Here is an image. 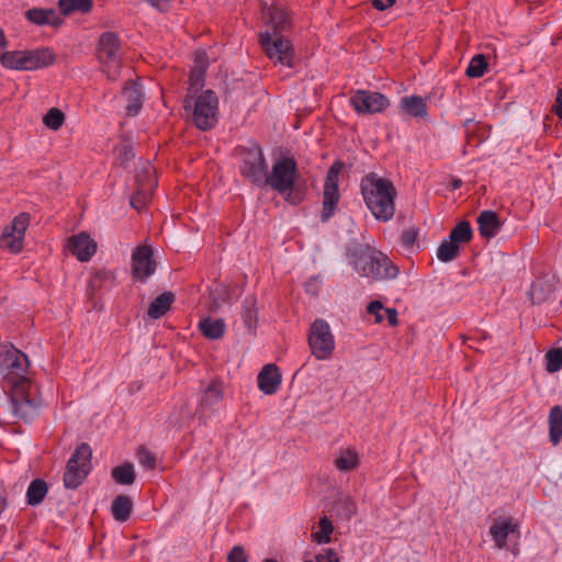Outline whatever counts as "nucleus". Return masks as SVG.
Returning <instances> with one entry per match:
<instances>
[{"label": "nucleus", "mask_w": 562, "mask_h": 562, "mask_svg": "<svg viewBox=\"0 0 562 562\" xmlns=\"http://www.w3.org/2000/svg\"><path fill=\"white\" fill-rule=\"evenodd\" d=\"M282 381L281 373L276 364L268 363L263 366L258 373V389L266 395L274 394Z\"/></svg>", "instance_id": "nucleus-19"}, {"label": "nucleus", "mask_w": 562, "mask_h": 562, "mask_svg": "<svg viewBox=\"0 0 562 562\" xmlns=\"http://www.w3.org/2000/svg\"><path fill=\"white\" fill-rule=\"evenodd\" d=\"M367 311L369 314L374 316L376 323H381L384 321V311L385 310L383 308V305L380 301L371 302L368 305Z\"/></svg>", "instance_id": "nucleus-46"}, {"label": "nucleus", "mask_w": 562, "mask_h": 562, "mask_svg": "<svg viewBox=\"0 0 562 562\" xmlns=\"http://www.w3.org/2000/svg\"><path fill=\"white\" fill-rule=\"evenodd\" d=\"M151 7L156 8L159 11H165L168 9L169 1L168 0H145Z\"/></svg>", "instance_id": "nucleus-50"}, {"label": "nucleus", "mask_w": 562, "mask_h": 562, "mask_svg": "<svg viewBox=\"0 0 562 562\" xmlns=\"http://www.w3.org/2000/svg\"><path fill=\"white\" fill-rule=\"evenodd\" d=\"M472 237V229L468 222H460L457 226L451 231L449 235V239L457 243L459 246L462 243H467Z\"/></svg>", "instance_id": "nucleus-38"}, {"label": "nucleus", "mask_w": 562, "mask_h": 562, "mask_svg": "<svg viewBox=\"0 0 562 562\" xmlns=\"http://www.w3.org/2000/svg\"><path fill=\"white\" fill-rule=\"evenodd\" d=\"M260 44L267 56L276 65L288 68L293 67L294 53L292 45L286 38L267 30L260 34Z\"/></svg>", "instance_id": "nucleus-9"}, {"label": "nucleus", "mask_w": 562, "mask_h": 562, "mask_svg": "<svg viewBox=\"0 0 562 562\" xmlns=\"http://www.w3.org/2000/svg\"><path fill=\"white\" fill-rule=\"evenodd\" d=\"M47 493V486L44 481H33L26 492L27 503L31 505L40 504Z\"/></svg>", "instance_id": "nucleus-37"}, {"label": "nucleus", "mask_w": 562, "mask_h": 562, "mask_svg": "<svg viewBox=\"0 0 562 562\" xmlns=\"http://www.w3.org/2000/svg\"><path fill=\"white\" fill-rule=\"evenodd\" d=\"M132 508V501L125 495H119L112 502L111 513L116 521L124 522L130 518Z\"/></svg>", "instance_id": "nucleus-31"}, {"label": "nucleus", "mask_w": 562, "mask_h": 562, "mask_svg": "<svg viewBox=\"0 0 562 562\" xmlns=\"http://www.w3.org/2000/svg\"><path fill=\"white\" fill-rule=\"evenodd\" d=\"M29 215L25 213H21L15 216L11 224L7 226L1 236V246L2 248L11 251L19 252L23 248V240L25 231L29 226Z\"/></svg>", "instance_id": "nucleus-15"}, {"label": "nucleus", "mask_w": 562, "mask_h": 562, "mask_svg": "<svg viewBox=\"0 0 562 562\" xmlns=\"http://www.w3.org/2000/svg\"><path fill=\"white\" fill-rule=\"evenodd\" d=\"M184 110L191 113L195 125L200 130H210L217 122V97L212 90H204L198 95H187Z\"/></svg>", "instance_id": "nucleus-5"}, {"label": "nucleus", "mask_w": 562, "mask_h": 562, "mask_svg": "<svg viewBox=\"0 0 562 562\" xmlns=\"http://www.w3.org/2000/svg\"><path fill=\"white\" fill-rule=\"evenodd\" d=\"M175 296L171 292H165L157 296L148 307V316L150 318L157 319L166 314V312L170 308Z\"/></svg>", "instance_id": "nucleus-30"}, {"label": "nucleus", "mask_w": 562, "mask_h": 562, "mask_svg": "<svg viewBox=\"0 0 562 562\" xmlns=\"http://www.w3.org/2000/svg\"><path fill=\"white\" fill-rule=\"evenodd\" d=\"M417 238V231L414 227H409L403 232L402 239L406 246H412Z\"/></svg>", "instance_id": "nucleus-49"}, {"label": "nucleus", "mask_w": 562, "mask_h": 562, "mask_svg": "<svg viewBox=\"0 0 562 562\" xmlns=\"http://www.w3.org/2000/svg\"><path fill=\"white\" fill-rule=\"evenodd\" d=\"M240 169L244 177L261 184L268 171V166L259 146L251 145L249 148L244 149Z\"/></svg>", "instance_id": "nucleus-13"}, {"label": "nucleus", "mask_w": 562, "mask_h": 562, "mask_svg": "<svg viewBox=\"0 0 562 562\" xmlns=\"http://www.w3.org/2000/svg\"><path fill=\"white\" fill-rule=\"evenodd\" d=\"M223 396V386L220 382H212L205 390L202 397L203 406H211L221 401Z\"/></svg>", "instance_id": "nucleus-39"}, {"label": "nucleus", "mask_w": 562, "mask_h": 562, "mask_svg": "<svg viewBox=\"0 0 562 562\" xmlns=\"http://www.w3.org/2000/svg\"><path fill=\"white\" fill-rule=\"evenodd\" d=\"M304 562H339V560L334 550L323 549L313 559H306Z\"/></svg>", "instance_id": "nucleus-45"}, {"label": "nucleus", "mask_w": 562, "mask_h": 562, "mask_svg": "<svg viewBox=\"0 0 562 562\" xmlns=\"http://www.w3.org/2000/svg\"><path fill=\"white\" fill-rule=\"evenodd\" d=\"M204 71H205V65L199 64V63H198V67H194L191 70L190 77H189L190 87H189L188 95H195L198 90L202 87Z\"/></svg>", "instance_id": "nucleus-40"}, {"label": "nucleus", "mask_w": 562, "mask_h": 562, "mask_svg": "<svg viewBox=\"0 0 562 562\" xmlns=\"http://www.w3.org/2000/svg\"><path fill=\"white\" fill-rule=\"evenodd\" d=\"M387 318L391 325H396L397 323V313L393 308H385L384 311V319Z\"/></svg>", "instance_id": "nucleus-52"}, {"label": "nucleus", "mask_w": 562, "mask_h": 562, "mask_svg": "<svg viewBox=\"0 0 562 562\" xmlns=\"http://www.w3.org/2000/svg\"><path fill=\"white\" fill-rule=\"evenodd\" d=\"M350 103L359 114H375L384 111L389 99L380 92L357 90L350 98Z\"/></svg>", "instance_id": "nucleus-14"}, {"label": "nucleus", "mask_w": 562, "mask_h": 562, "mask_svg": "<svg viewBox=\"0 0 562 562\" xmlns=\"http://www.w3.org/2000/svg\"><path fill=\"white\" fill-rule=\"evenodd\" d=\"M334 464L339 471H352L359 464V456L352 449H342L337 453Z\"/></svg>", "instance_id": "nucleus-32"}, {"label": "nucleus", "mask_w": 562, "mask_h": 562, "mask_svg": "<svg viewBox=\"0 0 562 562\" xmlns=\"http://www.w3.org/2000/svg\"><path fill=\"white\" fill-rule=\"evenodd\" d=\"M490 535L495 546L503 549L508 540L518 537L517 526L510 518L499 517L494 519L490 528Z\"/></svg>", "instance_id": "nucleus-18"}, {"label": "nucleus", "mask_w": 562, "mask_h": 562, "mask_svg": "<svg viewBox=\"0 0 562 562\" xmlns=\"http://www.w3.org/2000/svg\"><path fill=\"white\" fill-rule=\"evenodd\" d=\"M132 265L134 277L143 282L146 281L156 270L151 248L146 245L137 247L132 255Z\"/></svg>", "instance_id": "nucleus-17"}, {"label": "nucleus", "mask_w": 562, "mask_h": 562, "mask_svg": "<svg viewBox=\"0 0 562 562\" xmlns=\"http://www.w3.org/2000/svg\"><path fill=\"white\" fill-rule=\"evenodd\" d=\"M138 189L131 198V205L136 210H142L150 198V193L156 186L154 168L149 162H144L136 173Z\"/></svg>", "instance_id": "nucleus-16"}, {"label": "nucleus", "mask_w": 562, "mask_h": 562, "mask_svg": "<svg viewBox=\"0 0 562 562\" xmlns=\"http://www.w3.org/2000/svg\"><path fill=\"white\" fill-rule=\"evenodd\" d=\"M308 346L317 360L331 358L335 350V337L326 321L317 318L312 323L308 331Z\"/></svg>", "instance_id": "nucleus-7"}, {"label": "nucleus", "mask_w": 562, "mask_h": 562, "mask_svg": "<svg viewBox=\"0 0 562 562\" xmlns=\"http://www.w3.org/2000/svg\"><path fill=\"white\" fill-rule=\"evenodd\" d=\"M241 319L249 333H255L258 324L257 300L254 295L247 296L241 306Z\"/></svg>", "instance_id": "nucleus-25"}, {"label": "nucleus", "mask_w": 562, "mask_h": 562, "mask_svg": "<svg viewBox=\"0 0 562 562\" xmlns=\"http://www.w3.org/2000/svg\"><path fill=\"white\" fill-rule=\"evenodd\" d=\"M139 463L148 469H151L155 467V457L146 450H142L139 452Z\"/></svg>", "instance_id": "nucleus-48"}, {"label": "nucleus", "mask_w": 562, "mask_h": 562, "mask_svg": "<svg viewBox=\"0 0 562 562\" xmlns=\"http://www.w3.org/2000/svg\"><path fill=\"white\" fill-rule=\"evenodd\" d=\"M487 68V61L483 55L474 56L467 68V75L471 78H480L484 75Z\"/></svg>", "instance_id": "nucleus-41"}, {"label": "nucleus", "mask_w": 562, "mask_h": 562, "mask_svg": "<svg viewBox=\"0 0 562 562\" xmlns=\"http://www.w3.org/2000/svg\"><path fill=\"white\" fill-rule=\"evenodd\" d=\"M334 531L333 522L326 517H322L313 528L312 540L317 544H326L331 541Z\"/></svg>", "instance_id": "nucleus-33"}, {"label": "nucleus", "mask_w": 562, "mask_h": 562, "mask_svg": "<svg viewBox=\"0 0 562 562\" xmlns=\"http://www.w3.org/2000/svg\"><path fill=\"white\" fill-rule=\"evenodd\" d=\"M394 2L395 0H373V5L382 11L390 8Z\"/></svg>", "instance_id": "nucleus-53"}, {"label": "nucleus", "mask_w": 562, "mask_h": 562, "mask_svg": "<svg viewBox=\"0 0 562 562\" xmlns=\"http://www.w3.org/2000/svg\"><path fill=\"white\" fill-rule=\"evenodd\" d=\"M68 247L80 261L90 260L97 250V244L85 233L74 236Z\"/></svg>", "instance_id": "nucleus-22"}, {"label": "nucleus", "mask_w": 562, "mask_h": 562, "mask_svg": "<svg viewBox=\"0 0 562 562\" xmlns=\"http://www.w3.org/2000/svg\"><path fill=\"white\" fill-rule=\"evenodd\" d=\"M361 194L366 206L373 217L380 222H389L395 214L396 190L391 181L374 173L361 181Z\"/></svg>", "instance_id": "nucleus-1"}, {"label": "nucleus", "mask_w": 562, "mask_h": 562, "mask_svg": "<svg viewBox=\"0 0 562 562\" xmlns=\"http://www.w3.org/2000/svg\"><path fill=\"white\" fill-rule=\"evenodd\" d=\"M398 111L403 117L425 119L427 116L426 99L419 95H405L400 100Z\"/></svg>", "instance_id": "nucleus-20"}, {"label": "nucleus", "mask_w": 562, "mask_h": 562, "mask_svg": "<svg viewBox=\"0 0 562 562\" xmlns=\"http://www.w3.org/2000/svg\"><path fill=\"white\" fill-rule=\"evenodd\" d=\"M55 59L54 52L48 47L11 50L2 56V66L16 71H35L49 67Z\"/></svg>", "instance_id": "nucleus-4"}, {"label": "nucleus", "mask_w": 562, "mask_h": 562, "mask_svg": "<svg viewBox=\"0 0 562 562\" xmlns=\"http://www.w3.org/2000/svg\"><path fill=\"white\" fill-rule=\"evenodd\" d=\"M115 155L121 160L122 164L126 162L130 158L134 156L133 145L131 142H122L115 149Z\"/></svg>", "instance_id": "nucleus-44"}, {"label": "nucleus", "mask_w": 562, "mask_h": 562, "mask_svg": "<svg viewBox=\"0 0 562 562\" xmlns=\"http://www.w3.org/2000/svg\"><path fill=\"white\" fill-rule=\"evenodd\" d=\"M227 562H247V553L241 546H235L227 555Z\"/></svg>", "instance_id": "nucleus-47"}, {"label": "nucleus", "mask_w": 562, "mask_h": 562, "mask_svg": "<svg viewBox=\"0 0 562 562\" xmlns=\"http://www.w3.org/2000/svg\"><path fill=\"white\" fill-rule=\"evenodd\" d=\"M398 269L382 252L373 251L363 259L361 274L375 280L393 279Z\"/></svg>", "instance_id": "nucleus-12"}, {"label": "nucleus", "mask_w": 562, "mask_h": 562, "mask_svg": "<svg viewBox=\"0 0 562 562\" xmlns=\"http://www.w3.org/2000/svg\"><path fill=\"white\" fill-rule=\"evenodd\" d=\"M341 168V162H335L327 172L323 190V221H327L329 217H331L337 209L340 196L339 173Z\"/></svg>", "instance_id": "nucleus-11"}, {"label": "nucleus", "mask_w": 562, "mask_h": 562, "mask_svg": "<svg viewBox=\"0 0 562 562\" xmlns=\"http://www.w3.org/2000/svg\"><path fill=\"white\" fill-rule=\"evenodd\" d=\"M29 360L26 355L14 347H5L0 351V374L11 386L15 383L31 381L26 378Z\"/></svg>", "instance_id": "nucleus-6"}, {"label": "nucleus", "mask_w": 562, "mask_h": 562, "mask_svg": "<svg viewBox=\"0 0 562 562\" xmlns=\"http://www.w3.org/2000/svg\"><path fill=\"white\" fill-rule=\"evenodd\" d=\"M198 59H199V64H204L205 68L207 67V57L204 52H201V50L196 52L195 58H194V67H198Z\"/></svg>", "instance_id": "nucleus-54"}, {"label": "nucleus", "mask_w": 562, "mask_h": 562, "mask_svg": "<svg viewBox=\"0 0 562 562\" xmlns=\"http://www.w3.org/2000/svg\"><path fill=\"white\" fill-rule=\"evenodd\" d=\"M262 562H278V561H277V560H274V559H266V560H263Z\"/></svg>", "instance_id": "nucleus-58"}, {"label": "nucleus", "mask_w": 562, "mask_h": 562, "mask_svg": "<svg viewBox=\"0 0 562 562\" xmlns=\"http://www.w3.org/2000/svg\"><path fill=\"white\" fill-rule=\"evenodd\" d=\"M98 59L103 72L111 80L116 79L121 68L120 42L112 32H105L98 43Z\"/></svg>", "instance_id": "nucleus-8"}, {"label": "nucleus", "mask_w": 562, "mask_h": 562, "mask_svg": "<svg viewBox=\"0 0 562 562\" xmlns=\"http://www.w3.org/2000/svg\"><path fill=\"white\" fill-rule=\"evenodd\" d=\"M91 449L88 445H80L68 461L64 475V483L67 488H76L91 470Z\"/></svg>", "instance_id": "nucleus-10"}, {"label": "nucleus", "mask_w": 562, "mask_h": 562, "mask_svg": "<svg viewBox=\"0 0 562 562\" xmlns=\"http://www.w3.org/2000/svg\"><path fill=\"white\" fill-rule=\"evenodd\" d=\"M553 111L560 119H562V89L558 91Z\"/></svg>", "instance_id": "nucleus-51"}, {"label": "nucleus", "mask_w": 562, "mask_h": 562, "mask_svg": "<svg viewBox=\"0 0 562 562\" xmlns=\"http://www.w3.org/2000/svg\"><path fill=\"white\" fill-rule=\"evenodd\" d=\"M460 246L449 238H446L437 249V258L442 262L453 260L459 254Z\"/></svg>", "instance_id": "nucleus-35"}, {"label": "nucleus", "mask_w": 562, "mask_h": 562, "mask_svg": "<svg viewBox=\"0 0 562 562\" xmlns=\"http://www.w3.org/2000/svg\"><path fill=\"white\" fill-rule=\"evenodd\" d=\"M5 505H7V504H5L4 498H2V497L0 496V514H1V513L3 512V509L5 508Z\"/></svg>", "instance_id": "nucleus-56"}, {"label": "nucleus", "mask_w": 562, "mask_h": 562, "mask_svg": "<svg viewBox=\"0 0 562 562\" xmlns=\"http://www.w3.org/2000/svg\"><path fill=\"white\" fill-rule=\"evenodd\" d=\"M123 95L127 102L126 109L131 115H136L143 103V92L137 82H130L125 86Z\"/></svg>", "instance_id": "nucleus-26"}, {"label": "nucleus", "mask_w": 562, "mask_h": 562, "mask_svg": "<svg viewBox=\"0 0 562 562\" xmlns=\"http://www.w3.org/2000/svg\"><path fill=\"white\" fill-rule=\"evenodd\" d=\"M201 333L209 339H218L224 335L225 324L222 319L205 317L199 322Z\"/></svg>", "instance_id": "nucleus-29"}, {"label": "nucleus", "mask_w": 562, "mask_h": 562, "mask_svg": "<svg viewBox=\"0 0 562 562\" xmlns=\"http://www.w3.org/2000/svg\"><path fill=\"white\" fill-rule=\"evenodd\" d=\"M93 7L92 0H59L58 9L59 14L69 16L76 13H88Z\"/></svg>", "instance_id": "nucleus-28"}, {"label": "nucleus", "mask_w": 562, "mask_h": 562, "mask_svg": "<svg viewBox=\"0 0 562 562\" xmlns=\"http://www.w3.org/2000/svg\"><path fill=\"white\" fill-rule=\"evenodd\" d=\"M460 184H461V181H460V180H457V181L453 183V188H458Z\"/></svg>", "instance_id": "nucleus-57"}, {"label": "nucleus", "mask_w": 562, "mask_h": 562, "mask_svg": "<svg viewBox=\"0 0 562 562\" xmlns=\"http://www.w3.org/2000/svg\"><path fill=\"white\" fill-rule=\"evenodd\" d=\"M477 224L481 235L486 238L494 237L501 226L499 220L493 211L482 212L477 217Z\"/></svg>", "instance_id": "nucleus-27"}, {"label": "nucleus", "mask_w": 562, "mask_h": 562, "mask_svg": "<svg viewBox=\"0 0 562 562\" xmlns=\"http://www.w3.org/2000/svg\"><path fill=\"white\" fill-rule=\"evenodd\" d=\"M112 476L114 481L122 485H130L135 480L134 467L131 463H125L113 469Z\"/></svg>", "instance_id": "nucleus-36"}, {"label": "nucleus", "mask_w": 562, "mask_h": 562, "mask_svg": "<svg viewBox=\"0 0 562 562\" xmlns=\"http://www.w3.org/2000/svg\"><path fill=\"white\" fill-rule=\"evenodd\" d=\"M5 46H7L5 37H4L2 30H0V60L1 61H2V56L5 54L4 53Z\"/></svg>", "instance_id": "nucleus-55"}, {"label": "nucleus", "mask_w": 562, "mask_h": 562, "mask_svg": "<svg viewBox=\"0 0 562 562\" xmlns=\"http://www.w3.org/2000/svg\"><path fill=\"white\" fill-rule=\"evenodd\" d=\"M296 179L297 168L294 158L281 157L273 162L270 173H266L261 184H268L282 194L288 202L294 204L299 201L297 194L293 193Z\"/></svg>", "instance_id": "nucleus-3"}, {"label": "nucleus", "mask_w": 562, "mask_h": 562, "mask_svg": "<svg viewBox=\"0 0 562 562\" xmlns=\"http://www.w3.org/2000/svg\"><path fill=\"white\" fill-rule=\"evenodd\" d=\"M42 406L40 389L34 381L15 383L10 387L9 409L15 418L30 423L40 415Z\"/></svg>", "instance_id": "nucleus-2"}, {"label": "nucleus", "mask_w": 562, "mask_h": 562, "mask_svg": "<svg viewBox=\"0 0 562 562\" xmlns=\"http://www.w3.org/2000/svg\"><path fill=\"white\" fill-rule=\"evenodd\" d=\"M554 289V277L551 274H544L538 278L530 288L529 295L533 303H540L544 301L548 295Z\"/></svg>", "instance_id": "nucleus-23"}, {"label": "nucleus", "mask_w": 562, "mask_h": 562, "mask_svg": "<svg viewBox=\"0 0 562 562\" xmlns=\"http://www.w3.org/2000/svg\"><path fill=\"white\" fill-rule=\"evenodd\" d=\"M25 18L33 24L43 26H60L64 23L61 15L54 9L33 8L25 12Z\"/></svg>", "instance_id": "nucleus-21"}, {"label": "nucleus", "mask_w": 562, "mask_h": 562, "mask_svg": "<svg viewBox=\"0 0 562 562\" xmlns=\"http://www.w3.org/2000/svg\"><path fill=\"white\" fill-rule=\"evenodd\" d=\"M44 124L52 130H58L64 123V114L60 110L53 108L43 119Z\"/></svg>", "instance_id": "nucleus-42"}, {"label": "nucleus", "mask_w": 562, "mask_h": 562, "mask_svg": "<svg viewBox=\"0 0 562 562\" xmlns=\"http://www.w3.org/2000/svg\"><path fill=\"white\" fill-rule=\"evenodd\" d=\"M550 439L558 445L562 439V409L559 406L551 408L549 415Z\"/></svg>", "instance_id": "nucleus-34"}, {"label": "nucleus", "mask_w": 562, "mask_h": 562, "mask_svg": "<svg viewBox=\"0 0 562 562\" xmlns=\"http://www.w3.org/2000/svg\"><path fill=\"white\" fill-rule=\"evenodd\" d=\"M547 370L557 372L562 368V349H553L547 352Z\"/></svg>", "instance_id": "nucleus-43"}, {"label": "nucleus", "mask_w": 562, "mask_h": 562, "mask_svg": "<svg viewBox=\"0 0 562 562\" xmlns=\"http://www.w3.org/2000/svg\"><path fill=\"white\" fill-rule=\"evenodd\" d=\"M262 13L267 20V24L273 30L272 33L278 34L277 32L284 29L288 23L286 13L279 4L272 3L270 5H265L262 8Z\"/></svg>", "instance_id": "nucleus-24"}]
</instances>
